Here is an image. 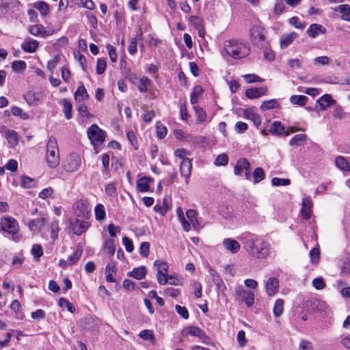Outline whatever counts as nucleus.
I'll return each mask as SVG.
<instances>
[{
    "mask_svg": "<svg viewBox=\"0 0 350 350\" xmlns=\"http://www.w3.org/2000/svg\"><path fill=\"white\" fill-rule=\"evenodd\" d=\"M241 239L245 251L252 257L263 259L270 255L271 247L266 239L252 234L245 235Z\"/></svg>",
    "mask_w": 350,
    "mask_h": 350,
    "instance_id": "nucleus-1",
    "label": "nucleus"
},
{
    "mask_svg": "<svg viewBox=\"0 0 350 350\" xmlns=\"http://www.w3.org/2000/svg\"><path fill=\"white\" fill-rule=\"evenodd\" d=\"M224 49L226 55L234 59L245 58L250 53L249 43L241 39L226 40Z\"/></svg>",
    "mask_w": 350,
    "mask_h": 350,
    "instance_id": "nucleus-2",
    "label": "nucleus"
},
{
    "mask_svg": "<svg viewBox=\"0 0 350 350\" xmlns=\"http://www.w3.org/2000/svg\"><path fill=\"white\" fill-rule=\"evenodd\" d=\"M59 151L55 137H49L46 144V161L50 168H55L59 164Z\"/></svg>",
    "mask_w": 350,
    "mask_h": 350,
    "instance_id": "nucleus-3",
    "label": "nucleus"
},
{
    "mask_svg": "<svg viewBox=\"0 0 350 350\" xmlns=\"http://www.w3.org/2000/svg\"><path fill=\"white\" fill-rule=\"evenodd\" d=\"M87 135L91 142V144L96 149L103 144L105 141L107 133L97 124H94L87 129Z\"/></svg>",
    "mask_w": 350,
    "mask_h": 350,
    "instance_id": "nucleus-4",
    "label": "nucleus"
},
{
    "mask_svg": "<svg viewBox=\"0 0 350 350\" xmlns=\"http://www.w3.org/2000/svg\"><path fill=\"white\" fill-rule=\"evenodd\" d=\"M0 229L6 234V236L11 235L12 239L16 241V234L18 232L19 226L17 221L14 218L11 217L1 218Z\"/></svg>",
    "mask_w": 350,
    "mask_h": 350,
    "instance_id": "nucleus-5",
    "label": "nucleus"
},
{
    "mask_svg": "<svg viewBox=\"0 0 350 350\" xmlns=\"http://www.w3.org/2000/svg\"><path fill=\"white\" fill-rule=\"evenodd\" d=\"M250 38L251 42L258 47L265 48L267 45L265 29L261 26L254 25L250 29Z\"/></svg>",
    "mask_w": 350,
    "mask_h": 350,
    "instance_id": "nucleus-6",
    "label": "nucleus"
},
{
    "mask_svg": "<svg viewBox=\"0 0 350 350\" xmlns=\"http://www.w3.org/2000/svg\"><path fill=\"white\" fill-rule=\"evenodd\" d=\"M154 266L157 267V278L160 285H165L168 280H172L174 277L167 274L169 265L167 262L162 260H156Z\"/></svg>",
    "mask_w": 350,
    "mask_h": 350,
    "instance_id": "nucleus-7",
    "label": "nucleus"
},
{
    "mask_svg": "<svg viewBox=\"0 0 350 350\" xmlns=\"http://www.w3.org/2000/svg\"><path fill=\"white\" fill-rule=\"evenodd\" d=\"M73 211L77 217L88 219L90 215V208L87 200H79L73 205Z\"/></svg>",
    "mask_w": 350,
    "mask_h": 350,
    "instance_id": "nucleus-8",
    "label": "nucleus"
},
{
    "mask_svg": "<svg viewBox=\"0 0 350 350\" xmlns=\"http://www.w3.org/2000/svg\"><path fill=\"white\" fill-rule=\"evenodd\" d=\"M90 224L85 220L80 219L79 217L70 221V227L73 234L80 236L90 228Z\"/></svg>",
    "mask_w": 350,
    "mask_h": 350,
    "instance_id": "nucleus-9",
    "label": "nucleus"
},
{
    "mask_svg": "<svg viewBox=\"0 0 350 350\" xmlns=\"http://www.w3.org/2000/svg\"><path fill=\"white\" fill-rule=\"evenodd\" d=\"M81 162V159L78 154L71 153L66 159V161L64 163V169L67 172H74L79 168Z\"/></svg>",
    "mask_w": 350,
    "mask_h": 350,
    "instance_id": "nucleus-10",
    "label": "nucleus"
},
{
    "mask_svg": "<svg viewBox=\"0 0 350 350\" xmlns=\"http://www.w3.org/2000/svg\"><path fill=\"white\" fill-rule=\"evenodd\" d=\"M183 334L184 336L190 335L193 336H198L206 344H208L211 341V339L205 335L204 332L200 327L196 326H188L185 327L183 330Z\"/></svg>",
    "mask_w": 350,
    "mask_h": 350,
    "instance_id": "nucleus-11",
    "label": "nucleus"
},
{
    "mask_svg": "<svg viewBox=\"0 0 350 350\" xmlns=\"http://www.w3.org/2000/svg\"><path fill=\"white\" fill-rule=\"evenodd\" d=\"M235 293L240 297L247 307H251L254 303V293L244 289L243 286H238L235 288Z\"/></svg>",
    "mask_w": 350,
    "mask_h": 350,
    "instance_id": "nucleus-12",
    "label": "nucleus"
},
{
    "mask_svg": "<svg viewBox=\"0 0 350 350\" xmlns=\"http://www.w3.org/2000/svg\"><path fill=\"white\" fill-rule=\"evenodd\" d=\"M313 203L310 197L305 196L301 202V209L300 211L302 219L309 220L312 217Z\"/></svg>",
    "mask_w": 350,
    "mask_h": 350,
    "instance_id": "nucleus-13",
    "label": "nucleus"
},
{
    "mask_svg": "<svg viewBox=\"0 0 350 350\" xmlns=\"http://www.w3.org/2000/svg\"><path fill=\"white\" fill-rule=\"evenodd\" d=\"M44 98L42 92L29 91L24 95V99L29 105L37 106L41 103Z\"/></svg>",
    "mask_w": 350,
    "mask_h": 350,
    "instance_id": "nucleus-14",
    "label": "nucleus"
},
{
    "mask_svg": "<svg viewBox=\"0 0 350 350\" xmlns=\"http://www.w3.org/2000/svg\"><path fill=\"white\" fill-rule=\"evenodd\" d=\"M279 290V280L275 277L269 278L265 283L266 293L269 297L274 296Z\"/></svg>",
    "mask_w": 350,
    "mask_h": 350,
    "instance_id": "nucleus-15",
    "label": "nucleus"
},
{
    "mask_svg": "<svg viewBox=\"0 0 350 350\" xmlns=\"http://www.w3.org/2000/svg\"><path fill=\"white\" fill-rule=\"evenodd\" d=\"M224 249L232 254H237L240 250V243L232 238H226L222 241Z\"/></svg>",
    "mask_w": 350,
    "mask_h": 350,
    "instance_id": "nucleus-16",
    "label": "nucleus"
},
{
    "mask_svg": "<svg viewBox=\"0 0 350 350\" xmlns=\"http://www.w3.org/2000/svg\"><path fill=\"white\" fill-rule=\"evenodd\" d=\"M153 178L148 176L139 178L136 183V187L139 191L142 193L150 191V184L153 182Z\"/></svg>",
    "mask_w": 350,
    "mask_h": 350,
    "instance_id": "nucleus-17",
    "label": "nucleus"
},
{
    "mask_svg": "<svg viewBox=\"0 0 350 350\" xmlns=\"http://www.w3.org/2000/svg\"><path fill=\"white\" fill-rule=\"evenodd\" d=\"M326 28L322 25L318 23H313L310 25L307 29L308 35L312 38H315L321 34L326 33Z\"/></svg>",
    "mask_w": 350,
    "mask_h": 350,
    "instance_id": "nucleus-18",
    "label": "nucleus"
},
{
    "mask_svg": "<svg viewBox=\"0 0 350 350\" xmlns=\"http://www.w3.org/2000/svg\"><path fill=\"white\" fill-rule=\"evenodd\" d=\"M297 36L298 34L296 32L286 33L282 35L280 39V45L281 49H285L288 47L297 38Z\"/></svg>",
    "mask_w": 350,
    "mask_h": 350,
    "instance_id": "nucleus-19",
    "label": "nucleus"
},
{
    "mask_svg": "<svg viewBox=\"0 0 350 350\" xmlns=\"http://www.w3.org/2000/svg\"><path fill=\"white\" fill-rule=\"evenodd\" d=\"M191 160L189 159H183L180 165V172L181 176L186 179L187 183L191 175Z\"/></svg>",
    "mask_w": 350,
    "mask_h": 350,
    "instance_id": "nucleus-20",
    "label": "nucleus"
},
{
    "mask_svg": "<svg viewBox=\"0 0 350 350\" xmlns=\"http://www.w3.org/2000/svg\"><path fill=\"white\" fill-rule=\"evenodd\" d=\"M39 45V42L32 38H27L21 44V49L26 53H34Z\"/></svg>",
    "mask_w": 350,
    "mask_h": 350,
    "instance_id": "nucleus-21",
    "label": "nucleus"
},
{
    "mask_svg": "<svg viewBox=\"0 0 350 350\" xmlns=\"http://www.w3.org/2000/svg\"><path fill=\"white\" fill-rule=\"evenodd\" d=\"M46 221V220L44 217L31 219L28 223V228L33 232H38L42 230Z\"/></svg>",
    "mask_w": 350,
    "mask_h": 350,
    "instance_id": "nucleus-22",
    "label": "nucleus"
},
{
    "mask_svg": "<svg viewBox=\"0 0 350 350\" xmlns=\"http://www.w3.org/2000/svg\"><path fill=\"white\" fill-rule=\"evenodd\" d=\"M267 93L266 88H252L245 91V96L250 99L258 98Z\"/></svg>",
    "mask_w": 350,
    "mask_h": 350,
    "instance_id": "nucleus-23",
    "label": "nucleus"
},
{
    "mask_svg": "<svg viewBox=\"0 0 350 350\" xmlns=\"http://www.w3.org/2000/svg\"><path fill=\"white\" fill-rule=\"evenodd\" d=\"M270 133L275 135H284L287 136L289 135V132L286 131V127L282 125L281 122L275 121L272 124L270 128Z\"/></svg>",
    "mask_w": 350,
    "mask_h": 350,
    "instance_id": "nucleus-24",
    "label": "nucleus"
},
{
    "mask_svg": "<svg viewBox=\"0 0 350 350\" xmlns=\"http://www.w3.org/2000/svg\"><path fill=\"white\" fill-rule=\"evenodd\" d=\"M244 116L247 120H251L256 127L261 124L262 120L260 115L256 113L253 109H245Z\"/></svg>",
    "mask_w": 350,
    "mask_h": 350,
    "instance_id": "nucleus-25",
    "label": "nucleus"
},
{
    "mask_svg": "<svg viewBox=\"0 0 350 350\" xmlns=\"http://www.w3.org/2000/svg\"><path fill=\"white\" fill-rule=\"evenodd\" d=\"M132 83L137 85L138 90L142 93L148 92V88L151 85L152 81L146 77H143L138 79V83H135L132 79H130Z\"/></svg>",
    "mask_w": 350,
    "mask_h": 350,
    "instance_id": "nucleus-26",
    "label": "nucleus"
},
{
    "mask_svg": "<svg viewBox=\"0 0 350 350\" xmlns=\"http://www.w3.org/2000/svg\"><path fill=\"white\" fill-rule=\"evenodd\" d=\"M250 162L245 158L238 160L234 167V173L237 176H243V172L250 167Z\"/></svg>",
    "mask_w": 350,
    "mask_h": 350,
    "instance_id": "nucleus-27",
    "label": "nucleus"
},
{
    "mask_svg": "<svg viewBox=\"0 0 350 350\" xmlns=\"http://www.w3.org/2000/svg\"><path fill=\"white\" fill-rule=\"evenodd\" d=\"M176 212L178 217V219L180 222L183 229L186 232L190 231L191 225L190 223L187 221V219L185 217L183 208L180 206H178L176 208Z\"/></svg>",
    "mask_w": 350,
    "mask_h": 350,
    "instance_id": "nucleus-28",
    "label": "nucleus"
},
{
    "mask_svg": "<svg viewBox=\"0 0 350 350\" xmlns=\"http://www.w3.org/2000/svg\"><path fill=\"white\" fill-rule=\"evenodd\" d=\"M103 252L109 256H113L116 251V243L113 239H107L103 246Z\"/></svg>",
    "mask_w": 350,
    "mask_h": 350,
    "instance_id": "nucleus-29",
    "label": "nucleus"
},
{
    "mask_svg": "<svg viewBox=\"0 0 350 350\" xmlns=\"http://www.w3.org/2000/svg\"><path fill=\"white\" fill-rule=\"evenodd\" d=\"M279 108H280V104L277 99L264 100L260 105V110L263 111Z\"/></svg>",
    "mask_w": 350,
    "mask_h": 350,
    "instance_id": "nucleus-30",
    "label": "nucleus"
},
{
    "mask_svg": "<svg viewBox=\"0 0 350 350\" xmlns=\"http://www.w3.org/2000/svg\"><path fill=\"white\" fill-rule=\"evenodd\" d=\"M334 12H339L342 14L341 18L343 21H350V6L348 4H342L332 8Z\"/></svg>",
    "mask_w": 350,
    "mask_h": 350,
    "instance_id": "nucleus-31",
    "label": "nucleus"
},
{
    "mask_svg": "<svg viewBox=\"0 0 350 350\" xmlns=\"http://www.w3.org/2000/svg\"><path fill=\"white\" fill-rule=\"evenodd\" d=\"M74 97L77 103H83V100L89 98V95L84 85H82L78 87Z\"/></svg>",
    "mask_w": 350,
    "mask_h": 350,
    "instance_id": "nucleus-32",
    "label": "nucleus"
},
{
    "mask_svg": "<svg viewBox=\"0 0 350 350\" xmlns=\"http://www.w3.org/2000/svg\"><path fill=\"white\" fill-rule=\"evenodd\" d=\"M193 109L195 112L197 124L203 123L206 120V112L201 107L198 105H193Z\"/></svg>",
    "mask_w": 350,
    "mask_h": 350,
    "instance_id": "nucleus-33",
    "label": "nucleus"
},
{
    "mask_svg": "<svg viewBox=\"0 0 350 350\" xmlns=\"http://www.w3.org/2000/svg\"><path fill=\"white\" fill-rule=\"evenodd\" d=\"M198 213L196 211L193 209H189L186 212V216L188 219V221L190 223L191 226L196 230L199 227V222L197 218Z\"/></svg>",
    "mask_w": 350,
    "mask_h": 350,
    "instance_id": "nucleus-34",
    "label": "nucleus"
},
{
    "mask_svg": "<svg viewBox=\"0 0 350 350\" xmlns=\"http://www.w3.org/2000/svg\"><path fill=\"white\" fill-rule=\"evenodd\" d=\"M59 104L63 106V112L65 118L67 120H70L72 117V103L67 99L64 98L59 101Z\"/></svg>",
    "mask_w": 350,
    "mask_h": 350,
    "instance_id": "nucleus-35",
    "label": "nucleus"
},
{
    "mask_svg": "<svg viewBox=\"0 0 350 350\" xmlns=\"http://www.w3.org/2000/svg\"><path fill=\"white\" fill-rule=\"evenodd\" d=\"M170 208L171 206L167 198L163 199L162 204H157L154 206V210L162 216H165Z\"/></svg>",
    "mask_w": 350,
    "mask_h": 350,
    "instance_id": "nucleus-36",
    "label": "nucleus"
},
{
    "mask_svg": "<svg viewBox=\"0 0 350 350\" xmlns=\"http://www.w3.org/2000/svg\"><path fill=\"white\" fill-rule=\"evenodd\" d=\"M318 104L322 110L326 109L327 107L335 103V100L332 99L329 94H324L317 100Z\"/></svg>",
    "mask_w": 350,
    "mask_h": 350,
    "instance_id": "nucleus-37",
    "label": "nucleus"
},
{
    "mask_svg": "<svg viewBox=\"0 0 350 350\" xmlns=\"http://www.w3.org/2000/svg\"><path fill=\"white\" fill-rule=\"evenodd\" d=\"M335 163L340 170L345 172H350V163L342 156H338L335 159Z\"/></svg>",
    "mask_w": 350,
    "mask_h": 350,
    "instance_id": "nucleus-38",
    "label": "nucleus"
},
{
    "mask_svg": "<svg viewBox=\"0 0 350 350\" xmlns=\"http://www.w3.org/2000/svg\"><path fill=\"white\" fill-rule=\"evenodd\" d=\"M203 92V88L198 85L193 87L190 95V102L192 105H196L198 103L200 96Z\"/></svg>",
    "mask_w": 350,
    "mask_h": 350,
    "instance_id": "nucleus-39",
    "label": "nucleus"
},
{
    "mask_svg": "<svg viewBox=\"0 0 350 350\" xmlns=\"http://www.w3.org/2000/svg\"><path fill=\"white\" fill-rule=\"evenodd\" d=\"M33 8L38 10L43 16H46L49 12V5L43 1H38L33 3Z\"/></svg>",
    "mask_w": 350,
    "mask_h": 350,
    "instance_id": "nucleus-40",
    "label": "nucleus"
},
{
    "mask_svg": "<svg viewBox=\"0 0 350 350\" xmlns=\"http://www.w3.org/2000/svg\"><path fill=\"white\" fill-rule=\"evenodd\" d=\"M146 268L144 266H140L137 268H134L129 275L137 279L142 280L146 275Z\"/></svg>",
    "mask_w": 350,
    "mask_h": 350,
    "instance_id": "nucleus-41",
    "label": "nucleus"
},
{
    "mask_svg": "<svg viewBox=\"0 0 350 350\" xmlns=\"http://www.w3.org/2000/svg\"><path fill=\"white\" fill-rule=\"evenodd\" d=\"M284 301L282 299H277L273 308V315L275 318L280 317L284 312Z\"/></svg>",
    "mask_w": 350,
    "mask_h": 350,
    "instance_id": "nucleus-42",
    "label": "nucleus"
},
{
    "mask_svg": "<svg viewBox=\"0 0 350 350\" xmlns=\"http://www.w3.org/2000/svg\"><path fill=\"white\" fill-rule=\"evenodd\" d=\"M307 139V136L304 134H298L295 135L290 141L291 146H301L304 145Z\"/></svg>",
    "mask_w": 350,
    "mask_h": 350,
    "instance_id": "nucleus-43",
    "label": "nucleus"
},
{
    "mask_svg": "<svg viewBox=\"0 0 350 350\" xmlns=\"http://www.w3.org/2000/svg\"><path fill=\"white\" fill-rule=\"evenodd\" d=\"M6 139L12 147H14L17 145L18 141V136L16 132L14 131H8L5 133Z\"/></svg>",
    "mask_w": 350,
    "mask_h": 350,
    "instance_id": "nucleus-44",
    "label": "nucleus"
},
{
    "mask_svg": "<svg viewBox=\"0 0 350 350\" xmlns=\"http://www.w3.org/2000/svg\"><path fill=\"white\" fill-rule=\"evenodd\" d=\"M308 100V97L304 95H293L290 97V102L293 105L304 106Z\"/></svg>",
    "mask_w": 350,
    "mask_h": 350,
    "instance_id": "nucleus-45",
    "label": "nucleus"
},
{
    "mask_svg": "<svg viewBox=\"0 0 350 350\" xmlns=\"http://www.w3.org/2000/svg\"><path fill=\"white\" fill-rule=\"evenodd\" d=\"M95 217L98 221L103 220L106 217L105 207L102 204H97L94 208Z\"/></svg>",
    "mask_w": 350,
    "mask_h": 350,
    "instance_id": "nucleus-46",
    "label": "nucleus"
},
{
    "mask_svg": "<svg viewBox=\"0 0 350 350\" xmlns=\"http://www.w3.org/2000/svg\"><path fill=\"white\" fill-rule=\"evenodd\" d=\"M252 176L254 183H258L265 178V172L261 167H258L254 170Z\"/></svg>",
    "mask_w": 350,
    "mask_h": 350,
    "instance_id": "nucleus-47",
    "label": "nucleus"
},
{
    "mask_svg": "<svg viewBox=\"0 0 350 350\" xmlns=\"http://www.w3.org/2000/svg\"><path fill=\"white\" fill-rule=\"evenodd\" d=\"M77 109L79 115L83 118H89L92 116L88 111V107L83 103H78Z\"/></svg>",
    "mask_w": 350,
    "mask_h": 350,
    "instance_id": "nucleus-48",
    "label": "nucleus"
},
{
    "mask_svg": "<svg viewBox=\"0 0 350 350\" xmlns=\"http://www.w3.org/2000/svg\"><path fill=\"white\" fill-rule=\"evenodd\" d=\"M11 112L14 116H19L23 120H27L29 118V114L24 112L23 110L16 106H14L11 109Z\"/></svg>",
    "mask_w": 350,
    "mask_h": 350,
    "instance_id": "nucleus-49",
    "label": "nucleus"
},
{
    "mask_svg": "<svg viewBox=\"0 0 350 350\" xmlns=\"http://www.w3.org/2000/svg\"><path fill=\"white\" fill-rule=\"evenodd\" d=\"M58 304L59 306L66 308L70 312H74L75 311V306L66 298H59Z\"/></svg>",
    "mask_w": 350,
    "mask_h": 350,
    "instance_id": "nucleus-50",
    "label": "nucleus"
},
{
    "mask_svg": "<svg viewBox=\"0 0 350 350\" xmlns=\"http://www.w3.org/2000/svg\"><path fill=\"white\" fill-rule=\"evenodd\" d=\"M228 157L226 154L224 153L219 154L214 161V164L216 166H225L228 164Z\"/></svg>",
    "mask_w": 350,
    "mask_h": 350,
    "instance_id": "nucleus-51",
    "label": "nucleus"
},
{
    "mask_svg": "<svg viewBox=\"0 0 350 350\" xmlns=\"http://www.w3.org/2000/svg\"><path fill=\"white\" fill-rule=\"evenodd\" d=\"M31 254L36 260H39L40 258L43 255V250L41 245L34 244L31 250Z\"/></svg>",
    "mask_w": 350,
    "mask_h": 350,
    "instance_id": "nucleus-52",
    "label": "nucleus"
},
{
    "mask_svg": "<svg viewBox=\"0 0 350 350\" xmlns=\"http://www.w3.org/2000/svg\"><path fill=\"white\" fill-rule=\"evenodd\" d=\"M120 68L122 72H123L127 77H129V79H133V78L136 79L135 75L131 71L130 67L127 66L126 62L121 61Z\"/></svg>",
    "mask_w": 350,
    "mask_h": 350,
    "instance_id": "nucleus-53",
    "label": "nucleus"
},
{
    "mask_svg": "<svg viewBox=\"0 0 350 350\" xmlns=\"http://www.w3.org/2000/svg\"><path fill=\"white\" fill-rule=\"evenodd\" d=\"M291 180L288 178H280L277 177H274L271 180V184L273 186L279 187V186H287L290 185Z\"/></svg>",
    "mask_w": 350,
    "mask_h": 350,
    "instance_id": "nucleus-54",
    "label": "nucleus"
},
{
    "mask_svg": "<svg viewBox=\"0 0 350 350\" xmlns=\"http://www.w3.org/2000/svg\"><path fill=\"white\" fill-rule=\"evenodd\" d=\"M12 68L14 71H23L26 68V63L23 60H16L12 63Z\"/></svg>",
    "mask_w": 350,
    "mask_h": 350,
    "instance_id": "nucleus-55",
    "label": "nucleus"
},
{
    "mask_svg": "<svg viewBox=\"0 0 350 350\" xmlns=\"http://www.w3.org/2000/svg\"><path fill=\"white\" fill-rule=\"evenodd\" d=\"M43 27L44 26L42 25H31L28 28V31L33 36H41L42 32V31Z\"/></svg>",
    "mask_w": 350,
    "mask_h": 350,
    "instance_id": "nucleus-56",
    "label": "nucleus"
},
{
    "mask_svg": "<svg viewBox=\"0 0 350 350\" xmlns=\"http://www.w3.org/2000/svg\"><path fill=\"white\" fill-rule=\"evenodd\" d=\"M59 223L57 221H53L51 224V238L53 240L57 239L59 232Z\"/></svg>",
    "mask_w": 350,
    "mask_h": 350,
    "instance_id": "nucleus-57",
    "label": "nucleus"
},
{
    "mask_svg": "<svg viewBox=\"0 0 350 350\" xmlns=\"http://www.w3.org/2000/svg\"><path fill=\"white\" fill-rule=\"evenodd\" d=\"M189 22L196 29H198L204 26L203 19L197 16H191L189 18Z\"/></svg>",
    "mask_w": 350,
    "mask_h": 350,
    "instance_id": "nucleus-58",
    "label": "nucleus"
},
{
    "mask_svg": "<svg viewBox=\"0 0 350 350\" xmlns=\"http://www.w3.org/2000/svg\"><path fill=\"white\" fill-rule=\"evenodd\" d=\"M107 66L106 61L104 59L98 58L97 60L96 64V72L98 75L103 74Z\"/></svg>",
    "mask_w": 350,
    "mask_h": 350,
    "instance_id": "nucleus-59",
    "label": "nucleus"
},
{
    "mask_svg": "<svg viewBox=\"0 0 350 350\" xmlns=\"http://www.w3.org/2000/svg\"><path fill=\"white\" fill-rule=\"evenodd\" d=\"M167 135V129L160 122L157 123V136L159 139H163Z\"/></svg>",
    "mask_w": 350,
    "mask_h": 350,
    "instance_id": "nucleus-60",
    "label": "nucleus"
},
{
    "mask_svg": "<svg viewBox=\"0 0 350 350\" xmlns=\"http://www.w3.org/2000/svg\"><path fill=\"white\" fill-rule=\"evenodd\" d=\"M54 190L52 187H47L42 189L39 193L38 197L42 200H46L53 196Z\"/></svg>",
    "mask_w": 350,
    "mask_h": 350,
    "instance_id": "nucleus-61",
    "label": "nucleus"
},
{
    "mask_svg": "<svg viewBox=\"0 0 350 350\" xmlns=\"http://www.w3.org/2000/svg\"><path fill=\"white\" fill-rule=\"evenodd\" d=\"M289 23L297 29H302L306 27V23L300 21L297 16H293L289 18Z\"/></svg>",
    "mask_w": 350,
    "mask_h": 350,
    "instance_id": "nucleus-62",
    "label": "nucleus"
},
{
    "mask_svg": "<svg viewBox=\"0 0 350 350\" xmlns=\"http://www.w3.org/2000/svg\"><path fill=\"white\" fill-rule=\"evenodd\" d=\"M81 256V252L79 250L75 251L71 256L68 258V265H72L75 264Z\"/></svg>",
    "mask_w": 350,
    "mask_h": 350,
    "instance_id": "nucleus-63",
    "label": "nucleus"
},
{
    "mask_svg": "<svg viewBox=\"0 0 350 350\" xmlns=\"http://www.w3.org/2000/svg\"><path fill=\"white\" fill-rule=\"evenodd\" d=\"M346 113L343 111L341 107L336 106L332 112V116L335 119L341 120L345 117Z\"/></svg>",
    "mask_w": 350,
    "mask_h": 350,
    "instance_id": "nucleus-64",
    "label": "nucleus"
}]
</instances>
